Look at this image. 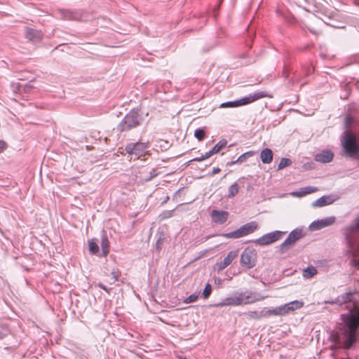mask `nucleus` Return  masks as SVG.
<instances>
[{"label": "nucleus", "instance_id": "nucleus-1", "mask_svg": "<svg viewBox=\"0 0 359 359\" xmlns=\"http://www.w3.org/2000/svg\"><path fill=\"white\" fill-rule=\"evenodd\" d=\"M355 292H347L337 297L339 305L346 304L347 314H342L343 323L339 327L335 341L346 348H350L359 334V305L353 300Z\"/></svg>", "mask_w": 359, "mask_h": 359}, {"label": "nucleus", "instance_id": "nucleus-2", "mask_svg": "<svg viewBox=\"0 0 359 359\" xmlns=\"http://www.w3.org/2000/svg\"><path fill=\"white\" fill-rule=\"evenodd\" d=\"M302 302L294 300L283 305L267 309H263L258 311L259 318H268L271 316H285L294 310L299 309L303 306Z\"/></svg>", "mask_w": 359, "mask_h": 359}, {"label": "nucleus", "instance_id": "nucleus-3", "mask_svg": "<svg viewBox=\"0 0 359 359\" xmlns=\"http://www.w3.org/2000/svg\"><path fill=\"white\" fill-rule=\"evenodd\" d=\"M341 143L344 152L350 157L359 160V145L356 135L350 130H345L341 137Z\"/></svg>", "mask_w": 359, "mask_h": 359}, {"label": "nucleus", "instance_id": "nucleus-4", "mask_svg": "<svg viewBox=\"0 0 359 359\" xmlns=\"http://www.w3.org/2000/svg\"><path fill=\"white\" fill-rule=\"evenodd\" d=\"M359 218L355 220V224L348 226L346 229L345 238L346 244L349 250L348 252L351 254L353 258L359 256V245L357 244L359 237Z\"/></svg>", "mask_w": 359, "mask_h": 359}, {"label": "nucleus", "instance_id": "nucleus-5", "mask_svg": "<svg viewBox=\"0 0 359 359\" xmlns=\"http://www.w3.org/2000/svg\"><path fill=\"white\" fill-rule=\"evenodd\" d=\"M142 116L139 111L135 109H131L117 126V130L125 132L138 127L142 121Z\"/></svg>", "mask_w": 359, "mask_h": 359}, {"label": "nucleus", "instance_id": "nucleus-6", "mask_svg": "<svg viewBox=\"0 0 359 359\" xmlns=\"http://www.w3.org/2000/svg\"><path fill=\"white\" fill-rule=\"evenodd\" d=\"M149 147L150 144L149 142H137L126 144L125 150L126 153L131 157V158H140L150 154L149 150Z\"/></svg>", "mask_w": 359, "mask_h": 359}, {"label": "nucleus", "instance_id": "nucleus-7", "mask_svg": "<svg viewBox=\"0 0 359 359\" xmlns=\"http://www.w3.org/2000/svg\"><path fill=\"white\" fill-rule=\"evenodd\" d=\"M306 231L303 227H298L292 230L287 236L286 239L280 245V253H285L290 248H292L295 243L306 236Z\"/></svg>", "mask_w": 359, "mask_h": 359}, {"label": "nucleus", "instance_id": "nucleus-8", "mask_svg": "<svg viewBox=\"0 0 359 359\" xmlns=\"http://www.w3.org/2000/svg\"><path fill=\"white\" fill-rule=\"evenodd\" d=\"M266 94L265 92L263 91H257L254 93L253 94H250L248 96L244 97L240 100H235V101H229L226 102H223L220 104L221 108H226V107H238L240 106L245 105L248 104H250L251 102H253L260 98H263L266 97Z\"/></svg>", "mask_w": 359, "mask_h": 359}, {"label": "nucleus", "instance_id": "nucleus-9", "mask_svg": "<svg viewBox=\"0 0 359 359\" xmlns=\"http://www.w3.org/2000/svg\"><path fill=\"white\" fill-rule=\"evenodd\" d=\"M257 227L258 224L256 222H250L235 231L223 233L222 236L226 238H239L253 233Z\"/></svg>", "mask_w": 359, "mask_h": 359}, {"label": "nucleus", "instance_id": "nucleus-10", "mask_svg": "<svg viewBox=\"0 0 359 359\" xmlns=\"http://www.w3.org/2000/svg\"><path fill=\"white\" fill-rule=\"evenodd\" d=\"M239 306L243 304H252L256 302L262 301L265 299L264 296H262L260 293L257 292H252L246 290L245 292H237Z\"/></svg>", "mask_w": 359, "mask_h": 359}, {"label": "nucleus", "instance_id": "nucleus-11", "mask_svg": "<svg viewBox=\"0 0 359 359\" xmlns=\"http://www.w3.org/2000/svg\"><path fill=\"white\" fill-rule=\"evenodd\" d=\"M286 233V231H274L263 235L257 238L255 243L259 245H267L279 241Z\"/></svg>", "mask_w": 359, "mask_h": 359}, {"label": "nucleus", "instance_id": "nucleus-12", "mask_svg": "<svg viewBox=\"0 0 359 359\" xmlns=\"http://www.w3.org/2000/svg\"><path fill=\"white\" fill-rule=\"evenodd\" d=\"M257 252L255 250L246 248L241 256V263L248 269H252L255 266Z\"/></svg>", "mask_w": 359, "mask_h": 359}, {"label": "nucleus", "instance_id": "nucleus-13", "mask_svg": "<svg viewBox=\"0 0 359 359\" xmlns=\"http://www.w3.org/2000/svg\"><path fill=\"white\" fill-rule=\"evenodd\" d=\"M25 36L28 41L32 43H38L42 40L43 37V33L41 30L26 27Z\"/></svg>", "mask_w": 359, "mask_h": 359}, {"label": "nucleus", "instance_id": "nucleus-14", "mask_svg": "<svg viewBox=\"0 0 359 359\" xmlns=\"http://www.w3.org/2000/svg\"><path fill=\"white\" fill-rule=\"evenodd\" d=\"M335 217L332 216L314 221L310 224L309 229L311 231L320 230L324 227L333 224L335 222Z\"/></svg>", "mask_w": 359, "mask_h": 359}, {"label": "nucleus", "instance_id": "nucleus-15", "mask_svg": "<svg viewBox=\"0 0 359 359\" xmlns=\"http://www.w3.org/2000/svg\"><path fill=\"white\" fill-rule=\"evenodd\" d=\"M238 254V250L230 251L227 255L224 258L222 261L217 263V271H221L224 270L226 266L230 265L233 260L237 257Z\"/></svg>", "mask_w": 359, "mask_h": 359}, {"label": "nucleus", "instance_id": "nucleus-16", "mask_svg": "<svg viewBox=\"0 0 359 359\" xmlns=\"http://www.w3.org/2000/svg\"><path fill=\"white\" fill-rule=\"evenodd\" d=\"M333 158L334 153L329 149L323 150L315 156V160L322 163H330L333 160Z\"/></svg>", "mask_w": 359, "mask_h": 359}, {"label": "nucleus", "instance_id": "nucleus-17", "mask_svg": "<svg viewBox=\"0 0 359 359\" xmlns=\"http://www.w3.org/2000/svg\"><path fill=\"white\" fill-rule=\"evenodd\" d=\"M227 306H239L237 292H234L233 296L226 297L221 302L214 304L215 307H223Z\"/></svg>", "mask_w": 359, "mask_h": 359}, {"label": "nucleus", "instance_id": "nucleus-18", "mask_svg": "<svg viewBox=\"0 0 359 359\" xmlns=\"http://www.w3.org/2000/svg\"><path fill=\"white\" fill-rule=\"evenodd\" d=\"M229 213L226 211H219L213 210L211 212L212 221L216 224H222L225 223L228 219Z\"/></svg>", "mask_w": 359, "mask_h": 359}, {"label": "nucleus", "instance_id": "nucleus-19", "mask_svg": "<svg viewBox=\"0 0 359 359\" xmlns=\"http://www.w3.org/2000/svg\"><path fill=\"white\" fill-rule=\"evenodd\" d=\"M59 13L60 14L62 18L65 20H80L81 19V15L78 11H72L70 10H60Z\"/></svg>", "mask_w": 359, "mask_h": 359}, {"label": "nucleus", "instance_id": "nucleus-20", "mask_svg": "<svg viewBox=\"0 0 359 359\" xmlns=\"http://www.w3.org/2000/svg\"><path fill=\"white\" fill-rule=\"evenodd\" d=\"M336 201L332 196H323L312 203L313 207H323L332 204Z\"/></svg>", "mask_w": 359, "mask_h": 359}, {"label": "nucleus", "instance_id": "nucleus-21", "mask_svg": "<svg viewBox=\"0 0 359 359\" xmlns=\"http://www.w3.org/2000/svg\"><path fill=\"white\" fill-rule=\"evenodd\" d=\"M273 154L271 149L264 148L260 152V158L262 162L264 164H269L273 161Z\"/></svg>", "mask_w": 359, "mask_h": 359}, {"label": "nucleus", "instance_id": "nucleus-22", "mask_svg": "<svg viewBox=\"0 0 359 359\" xmlns=\"http://www.w3.org/2000/svg\"><path fill=\"white\" fill-rule=\"evenodd\" d=\"M318 190V188L314 187L308 186L306 187H304L301 189L299 191L292 192V194L293 196H297V197H303L307 194L313 193Z\"/></svg>", "mask_w": 359, "mask_h": 359}, {"label": "nucleus", "instance_id": "nucleus-23", "mask_svg": "<svg viewBox=\"0 0 359 359\" xmlns=\"http://www.w3.org/2000/svg\"><path fill=\"white\" fill-rule=\"evenodd\" d=\"M101 248L102 255L107 256L109 251V241L106 236H102L101 237Z\"/></svg>", "mask_w": 359, "mask_h": 359}, {"label": "nucleus", "instance_id": "nucleus-24", "mask_svg": "<svg viewBox=\"0 0 359 359\" xmlns=\"http://www.w3.org/2000/svg\"><path fill=\"white\" fill-rule=\"evenodd\" d=\"M317 272L316 267L309 266L303 270L302 276L304 278L309 279L315 276Z\"/></svg>", "mask_w": 359, "mask_h": 359}, {"label": "nucleus", "instance_id": "nucleus-25", "mask_svg": "<svg viewBox=\"0 0 359 359\" xmlns=\"http://www.w3.org/2000/svg\"><path fill=\"white\" fill-rule=\"evenodd\" d=\"M238 184L235 182L229 187L227 197L231 198L234 197L238 192Z\"/></svg>", "mask_w": 359, "mask_h": 359}, {"label": "nucleus", "instance_id": "nucleus-26", "mask_svg": "<svg viewBox=\"0 0 359 359\" xmlns=\"http://www.w3.org/2000/svg\"><path fill=\"white\" fill-rule=\"evenodd\" d=\"M227 144V141L226 140H220L217 144H216L212 149L214 154L218 153L222 149L224 148Z\"/></svg>", "mask_w": 359, "mask_h": 359}, {"label": "nucleus", "instance_id": "nucleus-27", "mask_svg": "<svg viewBox=\"0 0 359 359\" xmlns=\"http://www.w3.org/2000/svg\"><path fill=\"white\" fill-rule=\"evenodd\" d=\"M292 164V161L287 158H282L278 165V170H282L285 167L290 166Z\"/></svg>", "mask_w": 359, "mask_h": 359}, {"label": "nucleus", "instance_id": "nucleus-28", "mask_svg": "<svg viewBox=\"0 0 359 359\" xmlns=\"http://www.w3.org/2000/svg\"><path fill=\"white\" fill-rule=\"evenodd\" d=\"M255 154V152L252 151H247L242 155H241L236 160V162L243 163L248 158L252 156Z\"/></svg>", "mask_w": 359, "mask_h": 359}, {"label": "nucleus", "instance_id": "nucleus-29", "mask_svg": "<svg viewBox=\"0 0 359 359\" xmlns=\"http://www.w3.org/2000/svg\"><path fill=\"white\" fill-rule=\"evenodd\" d=\"M205 135V132L203 128H198L194 131V137L199 141H201L204 139Z\"/></svg>", "mask_w": 359, "mask_h": 359}, {"label": "nucleus", "instance_id": "nucleus-30", "mask_svg": "<svg viewBox=\"0 0 359 359\" xmlns=\"http://www.w3.org/2000/svg\"><path fill=\"white\" fill-rule=\"evenodd\" d=\"M88 248H89V251L91 254L95 255V254L97 253L99 251L98 245L93 241H89Z\"/></svg>", "mask_w": 359, "mask_h": 359}, {"label": "nucleus", "instance_id": "nucleus-31", "mask_svg": "<svg viewBox=\"0 0 359 359\" xmlns=\"http://www.w3.org/2000/svg\"><path fill=\"white\" fill-rule=\"evenodd\" d=\"M33 86L31 83H27L25 86H22V84H18V91L21 93L22 90L25 93H29L32 89Z\"/></svg>", "mask_w": 359, "mask_h": 359}, {"label": "nucleus", "instance_id": "nucleus-32", "mask_svg": "<svg viewBox=\"0 0 359 359\" xmlns=\"http://www.w3.org/2000/svg\"><path fill=\"white\" fill-rule=\"evenodd\" d=\"M10 331L8 327L5 325H0V339H4L8 335Z\"/></svg>", "mask_w": 359, "mask_h": 359}, {"label": "nucleus", "instance_id": "nucleus-33", "mask_svg": "<svg viewBox=\"0 0 359 359\" xmlns=\"http://www.w3.org/2000/svg\"><path fill=\"white\" fill-rule=\"evenodd\" d=\"M212 286L210 283H207L203 289L202 295L204 299H207L211 294Z\"/></svg>", "mask_w": 359, "mask_h": 359}, {"label": "nucleus", "instance_id": "nucleus-34", "mask_svg": "<svg viewBox=\"0 0 359 359\" xmlns=\"http://www.w3.org/2000/svg\"><path fill=\"white\" fill-rule=\"evenodd\" d=\"M198 297V295L197 294H196V293L191 294L184 300V303L189 304V303L194 302L197 300Z\"/></svg>", "mask_w": 359, "mask_h": 359}, {"label": "nucleus", "instance_id": "nucleus-35", "mask_svg": "<svg viewBox=\"0 0 359 359\" xmlns=\"http://www.w3.org/2000/svg\"><path fill=\"white\" fill-rule=\"evenodd\" d=\"M350 264L359 270V259H356V257L352 258L350 261Z\"/></svg>", "mask_w": 359, "mask_h": 359}, {"label": "nucleus", "instance_id": "nucleus-36", "mask_svg": "<svg viewBox=\"0 0 359 359\" xmlns=\"http://www.w3.org/2000/svg\"><path fill=\"white\" fill-rule=\"evenodd\" d=\"M303 29L308 30L309 32H310L311 33H312L313 34H315V35H318V34H320V31L319 30L316 29H313V28L309 27L306 25H304Z\"/></svg>", "mask_w": 359, "mask_h": 359}, {"label": "nucleus", "instance_id": "nucleus-37", "mask_svg": "<svg viewBox=\"0 0 359 359\" xmlns=\"http://www.w3.org/2000/svg\"><path fill=\"white\" fill-rule=\"evenodd\" d=\"M159 142L161 143L159 147H161V149L163 150V149H167L170 147V144L168 141H165V140H161L159 141Z\"/></svg>", "mask_w": 359, "mask_h": 359}, {"label": "nucleus", "instance_id": "nucleus-38", "mask_svg": "<svg viewBox=\"0 0 359 359\" xmlns=\"http://www.w3.org/2000/svg\"><path fill=\"white\" fill-rule=\"evenodd\" d=\"M148 173L149 174V175L145 176L144 178L147 181L151 180L153 177L157 175V173L154 169L152 170H149Z\"/></svg>", "mask_w": 359, "mask_h": 359}, {"label": "nucleus", "instance_id": "nucleus-39", "mask_svg": "<svg viewBox=\"0 0 359 359\" xmlns=\"http://www.w3.org/2000/svg\"><path fill=\"white\" fill-rule=\"evenodd\" d=\"M313 70V67L310 65H306L304 67V72L305 75H309L310 74L312 73Z\"/></svg>", "mask_w": 359, "mask_h": 359}, {"label": "nucleus", "instance_id": "nucleus-40", "mask_svg": "<svg viewBox=\"0 0 359 359\" xmlns=\"http://www.w3.org/2000/svg\"><path fill=\"white\" fill-rule=\"evenodd\" d=\"M163 245V239L158 238L156 243V248L157 250H161Z\"/></svg>", "mask_w": 359, "mask_h": 359}, {"label": "nucleus", "instance_id": "nucleus-41", "mask_svg": "<svg viewBox=\"0 0 359 359\" xmlns=\"http://www.w3.org/2000/svg\"><path fill=\"white\" fill-rule=\"evenodd\" d=\"M7 147V144L3 141L0 140V153H1Z\"/></svg>", "mask_w": 359, "mask_h": 359}, {"label": "nucleus", "instance_id": "nucleus-42", "mask_svg": "<svg viewBox=\"0 0 359 359\" xmlns=\"http://www.w3.org/2000/svg\"><path fill=\"white\" fill-rule=\"evenodd\" d=\"M249 316L252 318L259 319V315H258V311H251L249 313Z\"/></svg>", "mask_w": 359, "mask_h": 359}, {"label": "nucleus", "instance_id": "nucleus-43", "mask_svg": "<svg viewBox=\"0 0 359 359\" xmlns=\"http://www.w3.org/2000/svg\"><path fill=\"white\" fill-rule=\"evenodd\" d=\"M215 154L212 150H210L207 151L205 154H203V157L205 158V160L210 158L212 155Z\"/></svg>", "mask_w": 359, "mask_h": 359}, {"label": "nucleus", "instance_id": "nucleus-44", "mask_svg": "<svg viewBox=\"0 0 359 359\" xmlns=\"http://www.w3.org/2000/svg\"><path fill=\"white\" fill-rule=\"evenodd\" d=\"M205 160V158L203 157V155H201V156L199 157H196L191 160L189 161V162H193V161H204Z\"/></svg>", "mask_w": 359, "mask_h": 359}, {"label": "nucleus", "instance_id": "nucleus-45", "mask_svg": "<svg viewBox=\"0 0 359 359\" xmlns=\"http://www.w3.org/2000/svg\"><path fill=\"white\" fill-rule=\"evenodd\" d=\"M98 286H99V287H100V288H101V289L104 290V291H106L107 292H108V293L109 292V289H108V288L107 287V286H105V285H103L102 283H99V284H98Z\"/></svg>", "mask_w": 359, "mask_h": 359}, {"label": "nucleus", "instance_id": "nucleus-46", "mask_svg": "<svg viewBox=\"0 0 359 359\" xmlns=\"http://www.w3.org/2000/svg\"><path fill=\"white\" fill-rule=\"evenodd\" d=\"M111 275H112L114 282L117 281L118 280V275L116 272H115V271L111 272Z\"/></svg>", "mask_w": 359, "mask_h": 359}, {"label": "nucleus", "instance_id": "nucleus-47", "mask_svg": "<svg viewBox=\"0 0 359 359\" xmlns=\"http://www.w3.org/2000/svg\"><path fill=\"white\" fill-rule=\"evenodd\" d=\"M220 170H220V168H214L212 169V170L211 175H215V174H217V173L219 172H220Z\"/></svg>", "mask_w": 359, "mask_h": 359}, {"label": "nucleus", "instance_id": "nucleus-48", "mask_svg": "<svg viewBox=\"0 0 359 359\" xmlns=\"http://www.w3.org/2000/svg\"><path fill=\"white\" fill-rule=\"evenodd\" d=\"M325 303L330 304H339V302H337V298L334 299L327 301V302H325Z\"/></svg>", "mask_w": 359, "mask_h": 359}, {"label": "nucleus", "instance_id": "nucleus-49", "mask_svg": "<svg viewBox=\"0 0 359 359\" xmlns=\"http://www.w3.org/2000/svg\"><path fill=\"white\" fill-rule=\"evenodd\" d=\"M172 214H173V210L168 211V212L165 213V215L164 216V217H172Z\"/></svg>", "mask_w": 359, "mask_h": 359}, {"label": "nucleus", "instance_id": "nucleus-50", "mask_svg": "<svg viewBox=\"0 0 359 359\" xmlns=\"http://www.w3.org/2000/svg\"><path fill=\"white\" fill-rule=\"evenodd\" d=\"M351 121H352V120L350 117H346V126H348L351 123Z\"/></svg>", "mask_w": 359, "mask_h": 359}, {"label": "nucleus", "instance_id": "nucleus-51", "mask_svg": "<svg viewBox=\"0 0 359 359\" xmlns=\"http://www.w3.org/2000/svg\"><path fill=\"white\" fill-rule=\"evenodd\" d=\"M215 283V284H219L221 283V279L219 278H214Z\"/></svg>", "mask_w": 359, "mask_h": 359}, {"label": "nucleus", "instance_id": "nucleus-52", "mask_svg": "<svg viewBox=\"0 0 359 359\" xmlns=\"http://www.w3.org/2000/svg\"><path fill=\"white\" fill-rule=\"evenodd\" d=\"M323 22H324V23H325V24H326V25H327L331 26V27H337L336 25H334L332 24V23H331V22H325V21H323Z\"/></svg>", "mask_w": 359, "mask_h": 359}, {"label": "nucleus", "instance_id": "nucleus-53", "mask_svg": "<svg viewBox=\"0 0 359 359\" xmlns=\"http://www.w3.org/2000/svg\"><path fill=\"white\" fill-rule=\"evenodd\" d=\"M236 163H238V162H236V161H234L229 162V163H227V165H234V164H236Z\"/></svg>", "mask_w": 359, "mask_h": 359}, {"label": "nucleus", "instance_id": "nucleus-54", "mask_svg": "<svg viewBox=\"0 0 359 359\" xmlns=\"http://www.w3.org/2000/svg\"><path fill=\"white\" fill-rule=\"evenodd\" d=\"M314 21L316 23H320L322 22L318 18H317L316 17H314Z\"/></svg>", "mask_w": 359, "mask_h": 359}, {"label": "nucleus", "instance_id": "nucleus-55", "mask_svg": "<svg viewBox=\"0 0 359 359\" xmlns=\"http://www.w3.org/2000/svg\"><path fill=\"white\" fill-rule=\"evenodd\" d=\"M168 199H169V197L167 196L166 198H165V201L163 202V203H166Z\"/></svg>", "mask_w": 359, "mask_h": 359}]
</instances>
